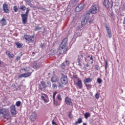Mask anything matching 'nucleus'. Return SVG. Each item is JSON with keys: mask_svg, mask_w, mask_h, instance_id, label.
Returning <instances> with one entry per match:
<instances>
[{"mask_svg": "<svg viewBox=\"0 0 125 125\" xmlns=\"http://www.w3.org/2000/svg\"><path fill=\"white\" fill-rule=\"evenodd\" d=\"M19 78L21 79V78H24V74H22L19 76Z\"/></svg>", "mask_w": 125, "mask_h": 125, "instance_id": "47", "label": "nucleus"}, {"mask_svg": "<svg viewBox=\"0 0 125 125\" xmlns=\"http://www.w3.org/2000/svg\"><path fill=\"white\" fill-rule=\"evenodd\" d=\"M82 123H83V119H82V118H79L77 121L76 122H75V125H78L80 124H82Z\"/></svg>", "mask_w": 125, "mask_h": 125, "instance_id": "26", "label": "nucleus"}, {"mask_svg": "<svg viewBox=\"0 0 125 125\" xmlns=\"http://www.w3.org/2000/svg\"><path fill=\"white\" fill-rule=\"evenodd\" d=\"M24 1H25L26 3H28V5H29L30 7H32V6H33V4L31 3V2L33 1V0H24Z\"/></svg>", "mask_w": 125, "mask_h": 125, "instance_id": "27", "label": "nucleus"}, {"mask_svg": "<svg viewBox=\"0 0 125 125\" xmlns=\"http://www.w3.org/2000/svg\"><path fill=\"white\" fill-rule=\"evenodd\" d=\"M85 61L86 62H87V60H86V58H85Z\"/></svg>", "mask_w": 125, "mask_h": 125, "instance_id": "57", "label": "nucleus"}, {"mask_svg": "<svg viewBox=\"0 0 125 125\" xmlns=\"http://www.w3.org/2000/svg\"><path fill=\"white\" fill-rule=\"evenodd\" d=\"M117 62H119V60H117Z\"/></svg>", "mask_w": 125, "mask_h": 125, "instance_id": "62", "label": "nucleus"}, {"mask_svg": "<svg viewBox=\"0 0 125 125\" xmlns=\"http://www.w3.org/2000/svg\"><path fill=\"white\" fill-rule=\"evenodd\" d=\"M84 117L85 119H88V118H89V117H90V113L86 112L84 114Z\"/></svg>", "mask_w": 125, "mask_h": 125, "instance_id": "29", "label": "nucleus"}, {"mask_svg": "<svg viewBox=\"0 0 125 125\" xmlns=\"http://www.w3.org/2000/svg\"><path fill=\"white\" fill-rule=\"evenodd\" d=\"M92 82V79L90 78H86L84 80V84H87L89 83H91Z\"/></svg>", "mask_w": 125, "mask_h": 125, "instance_id": "22", "label": "nucleus"}, {"mask_svg": "<svg viewBox=\"0 0 125 125\" xmlns=\"http://www.w3.org/2000/svg\"><path fill=\"white\" fill-rule=\"evenodd\" d=\"M107 67H108V61H105V70L107 71Z\"/></svg>", "mask_w": 125, "mask_h": 125, "instance_id": "37", "label": "nucleus"}, {"mask_svg": "<svg viewBox=\"0 0 125 125\" xmlns=\"http://www.w3.org/2000/svg\"><path fill=\"white\" fill-rule=\"evenodd\" d=\"M43 65L42 64V62H34L33 63V68L34 69H39L41 67H42Z\"/></svg>", "mask_w": 125, "mask_h": 125, "instance_id": "14", "label": "nucleus"}, {"mask_svg": "<svg viewBox=\"0 0 125 125\" xmlns=\"http://www.w3.org/2000/svg\"><path fill=\"white\" fill-rule=\"evenodd\" d=\"M3 64H4V62L0 60V67H1Z\"/></svg>", "mask_w": 125, "mask_h": 125, "instance_id": "45", "label": "nucleus"}, {"mask_svg": "<svg viewBox=\"0 0 125 125\" xmlns=\"http://www.w3.org/2000/svg\"><path fill=\"white\" fill-rule=\"evenodd\" d=\"M66 73H61L62 77L61 78V82L62 84L66 85L68 83V77L65 75Z\"/></svg>", "mask_w": 125, "mask_h": 125, "instance_id": "4", "label": "nucleus"}, {"mask_svg": "<svg viewBox=\"0 0 125 125\" xmlns=\"http://www.w3.org/2000/svg\"><path fill=\"white\" fill-rule=\"evenodd\" d=\"M105 27V29H106V33L108 36V38H112V32L110 30V28H109V27H108V25L106 24Z\"/></svg>", "mask_w": 125, "mask_h": 125, "instance_id": "17", "label": "nucleus"}, {"mask_svg": "<svg viewBox=\"0 0 125 125\" xmlns=\"http://www.w3.org/2000/svg\"><path fill=\"white\" fill-rule=\"evenodd\" d=\"M42 95L41 96V99L43 100L45 103H47V102L49 101V100L48 99V96H47L46 94L42 93Z\"/></svg>", "mask_w": 125, "mask_h": 125, "instance_id": "12", "label": "nucleus"}, {"mask_svg": "<svg viewBox=\"0 0 125 125\" xmlns=\"http://www.w3.org/2000/svg\"><path fill=\"white\" fill-rule=\"evenodd\" d=\"M83 8H84V4H79L75 8V11L76 12H80V11H82Z\"/></svg>", "mask_w": 125, "mask_h": 125, "instance_id": "8", "label": "nucleus"}, {"mask_svg": "<svg viewBox=\"0 0 125 125\" xmlns=\"http://www.w3.org/2000/svg\"><path fill=\"white\" fill-rule=\"evenodd\" d=\"M5 53H6V55H7V56H8V57L10 59H12L14 57V54H10V52L8 50L6 51L5 52Z\"/></svg>", "mask_w": 125, "mask_h": 125, "instance_id": "21", "label": "nucleus"}, {"mask_svg": "<svg viewBox=\"0 0 125 125\" xmlns=\"http://www.w3.org/2000/svg\"><path fill=\"white\" fill-rule=\"evenodd\" d=\"M73 79H78V75H76V74H74L73 76Z\"/></svg>", "mask_w": 125, "mask_h": 125, "instance_id": "48", "label": "nucleus"}, {"mask_svg": "<svg viewBox=\"0 0 125 125\" xmlns=\"http://www.w3.org/2000/svg\"><path fill=\"white\" fill-rule=\"evenodd\" d=\"M91 64H93V61L91 62Z\"/></svg>", "mask_w": 125, "mask_h": 125, "instance_id": "58", "label": "nucleus"}, {"mask_svg": "<svg viewBox=\"0 0 125 125\" xmlns=\"http://www.w3.org/2000/svg\"><path fill=\"white\" fill-rule=\"evenodd\" d=\"M88 21L89 24H92V23H93V20L90 19L89 21L87 20Z\"/></svg>", "mask_w": 125, "mask_h": 125, "instance_id": "44", "label": "nucleus"}, {"mask_svg": "<svg viewBox=\"0 0 125 125\" xmlns=\"http://www.w3.org/2000/svg\"><path fill=\"white\" fill-rule=\"evenodd\" d=\"M30 10H31V9H29V7H27L26 8V11H28V12H30Z\"/></svg>", "mask_w": 125, "mask_h": 125, "instance_id": "53", "label": "nucleus"}, {"mask_svg": "<svg viewBox=\"0 0 125 125\" xmlns=\"http://www.w3.org/2000/svg\"><path fill=\"white\" fill-rule=\"evenodd\" d=\"M74 85L76 86V88L82 89L83 88V81L80 78L77 79V82L74 83Z\"/></svg>", "mask_w": 125, "mask_h": 125, "instance_id": "5", "label": "nucleus"}, {"mask_svg": "<svg viewBox=\"0 0 125 125\" xmlns=\"http://www.w3.org/2000/svg\"><path fill=\"white\" fill-rule=\"evenodd\" d=\"M35 37L34 36H31L25 34L22 37L23 40H25L26 43H31V42H34V39Z\"/></svg>", "mask_w": 125, "mask_h": 125, "instance_id": "2", "label": "nucleus"}, {"mask_svg": "<svg viewBox=\"0 0 125 125\" xmlns=\"http://www.w3.org/2000/svg\"><path fill=\"white\" fill-rule=\"evenodd\" d=\"M20 9L22 11H25L26 10V6L24 5H21Z\"/></svg>", "mask_w": 125, "mask_h": 125, "instance_id": "30", "label": "nucleus"}, {"mask_svg": "<svg viewBox=\"0 0 125 125\" xmlns=\"http://www.w3.org/2000/svg\"><path fill=\"white\" fill-rule=\"evenodd\" d=\"M87 90H90L92 88V85L91 84H84Z\"/></svg>", "mask_w": 125, "mask_h": 125, "instance_id": "25", "label": "nucleus"}, {"mask_svg": "<svg viewBox=\"0 0 125 125\" xmlns=\"http://www.w3.org/2000/svg\"><path fill=\"white\" fill-rule=\"evenodd\" d=\"M89 57H90V55H87L86 56V58H89Z\"/></svg>", "mask_w": 125, "mask_h": 125, "instance_id": "56", "label": "nucleus"}, {"mask_svg": "<svg viewBox=\"0 0 125 125\" xmlns=\"http://www.w3.org/2000/svg\"><path fill=\"white\" fill-rule=\"evenodd\" d=\"M28 15H29V12L27 11H26L25 14H21V15L22 24H23V25H26L27 22H28Z\"/></svg>", "mask_w": 125, "mask_h": 125, "instance_id": "3", "label": "nucleus"}, {"mask_svg": "<svg viewBox=\"0 0 125 125\" xmlns=\"http://www.w3.org/2000/svg\"><path fill=\"white\" fill-rule=\"evenodd\" d=\"M32 75L31 72H27L25 73H23L24 78H28V77H30Z\"/></svg>", "mask_w": 125, "mask_h": 125, "instance_id": "28", "label": "nucleus"}, {"mask_svg": "<svg viewBox=\"0 0 125 125\" xmlns=\"http://www.w3.org/2000/svg\"><path fill=\"white\" fill-rule=\"evenodd\" d=\"M123 24H124V25H125V21H124L123 22Z\"/></svg>", "mask_w": 125, "mask_h": 125, "instance_id": "61", "label": "nucleus"}, {"mask_svg": "<svg viewBox=\"0 0 125 125\" xmlns=\"http://www.w3.org/2000/svg\"><path fill=\"white\" fill-rule=\"evenodd\" d=\"M35 31H39L40 30H42V27L40 26H37L35 28Z\"/></svg>", "mask_w": 125, "mask_h": 125, "instance_id": "40", "label": "nucleus"}, {"mask_svg": "<svg viewBox=\"0 0 125 125\" xmlns=\"http://www.w3.org/2000/svg\"><path fill=\"white\" fill-rule=\"evenodd\" d=\"M21 105V102L20 101H19L17 102H16V106L17 107H20Z\"/></svg>", "mask_w": 125, "mask_h": 125, "instance_id": "33", "label": "nucleus"}, {"mask_svg": "<svg viewBox=\"0 0 125 125\" xmlns=\"http://www.w3.org/2000/svg\"><path fill=\"white\" fill-rule=\"evenodd\" d=\"M86 67H89V64H88V63L84 65V66L83 67V70H86Z\"/></svg>", "mask_w": 125, "mask_h": 125, "instance_id": "41", "label": "nucleus"}, {"mask_svg": "<svg viewBox=\"0 0 125 125\" xmlns=\"http://www.w3.org/2000/svg\"><path fill=\"white\" fill-rule=\"evenodd\" d=\"M23 70L24 71H25L26 72H27V70H26V69L24 68Z\"/></svg>", "mask_w": 125, "mask_h": 125, "instance_id": "59", "label": "nucleus"}, {"mask_svg": "<svg viewBox=\"0 0 125 125\" xmlns=\"http://www.w3.org/2000/svg\"><path fill=\"white\" fill-rule=\"evenodd\" d=\"M95 68L96 70H98V68H99V66H98V65H96L95 66Z\"/></svg>", "mask_w": 125, "mask_h": 125, "instance_id": "50", "label": "nucleus"}, {"mask_svg": "<svg viewBox=\"0 0 125 125\" xmlns=\"http://www.w3.org/2000/svg\"><path fill=\"white\" fill-rule=\"evenodd\" d=\"M20 59H21V57H19V56H18L16 58L15 62H18V61H19V60H20Z\"/></svg>", "mask_w": 125, "mask_h": 125, "instance_id": "42", "label": "nucleus"}, {"mask_svg": "<svg viewBox=\"0 0 125 125\" xmlns=\"http://www.w3.org/2000/svg\"><path fill=\"white\" fill-rule=\"evenodd\" d=\"M61 68L62 69L61 70V74H66V70L65 68H66V65L64 62L62 63L60 65Z\"/></svg>", "mask_w": 125, "mask_h": 125, "instance_id": "16", "label": "nucleus"}, {"mask_svg": "<svg viewBox=\"0 0 125 125\" xmlns=\"http://www.w3.org/2000/svg\"><path fill=\"white\" fill-rule=\"evenodd\" d=\"M57 99H58V100H59V101H62V97L61 95H60V94L57 95Z\"/></svg>", "mask_w": 125, "mask_h": 125, "instance_id": "31", "label": "nucleus"}, {"mask_svg": "<svg viewBox=\"0 0 125 125\" xmlns=\"http://www.w3.org/2000/svg\"><path fill=\"white\" fill-rule=\"evenodd\" d=\"M65 63H66V65H69V64H70V62L68 61H66Z\"/></svg>", "mask_w": 125, "mask_h": 125, "instance_id": "51", "label": "nucleus"}, {"mask_svg": "<svg viewBox=\"0 0 125 125\" xmlns=\"http://www.w3.org/2000/svg\"><path fill=\"white\" fill-rule=\"evenodd\" d=\"M3 10L5 13H9V8H8V4L4 3L2 5Z\"/></svg>", "mask_w": 125, "mask_h": 125, "instance_id": "13", "label": "nucleus"}, {"mask_svg": "<svg viewBox=\"0 0 125 125\" xmlns=\"http://www.w3.org/2000/svg\"><path fill=\"white\" fill-rule=\"evenodd\" d=\"M100 94L97 92L95 95V97L96 98V99H98L99 98V96Z\"/></svg>", "mask_w": 125, "mask_h": 125, "instance_id": "39", "label": "nucleus"}, {"mask_svg": "<svg viewBox=\"0 0 125 125\" xmlns=\"http://www.w3.org/2000/svg\"><path fill=\"white\" fill-rule=\"evenodd\" d=\"M0 24H1L2 26H6V25H7L6 20H5L4 18H3L1 20H0Z\"/></svg>", "mask_w": 125, "mask_h": 125, "instance_id": "20", "label": "nucleus"}, {"mask_svg": "<svg viewBox=\"0 0 125 125\" xmlns=\"http://www.w3.org/2000/svg\"><path fill=\"white\" fill-rule=\"evenodd\" d=\"M13 9H14L15 12H17V11H18V7H17V6H16V5L14 6Z\"/></svg>", "mask_w": 125, "mask_h": 125, "instance_id": "35", "label": "nucleus"}, {"mask_svg": "<svg viewBox=\"0 0 125 125\" xmlns=\"http://www.w3.org/2000/svg\"><path fill=\"white\" fill-rule=\"evenodd\" d=\"M83 125H86V124L85 123H83Z\"/></svg>", "mask_w": 125, "mask_h": 125, "instance_id": "60", "label": "nucleus"}, {"mask_svg": "<svg viewBox=\"0 0 125 125\" xmlns=\"http://www.w3.org/2000/svg\"><path fill=\"white\" fill-rule=\"evenodd\" d=\"M16 44L18 47H19V48H21V47L23 46V44L20 43L19 42H17Z\"/></svg>", "mask_w": 125, "mask_h": 125, "instance_id": "32", "label": "nucleus"}, {"mask_svg": "<svg viewBox=\"0 0 125 125\" xmlns=\"http://www.w3.org/2000/svg\"><path fill=\"white\" fill-rule=\"evenodd\" d=\"M65 103L66 105H72V100H71V98L66 97L65 98Z\"/></svg>", "mask_w": 125, "mask_h": 125, "instance_id": "18", "label": "nucleus"}, {"mask_svg": "<svg viewBox=\"0 0 125 125\" xmlns=\"http://www.w3.org/2000/svg\"><path fill=\"white\" fill-rule=\"evenodd\" d=\"M87 22H88V21H87V19H84L81 22L82 27H84V26L86 25V23H87Z\"/></svg>", "mask_w": 125, "mask_h": 125, "instance_id": "24", "label": "nucleus"}, {"mask_svg": "<svg viewBox=\"0 0 125 125\" xmlns=\"http://www.w3.org/2000/svg\"><path fill=\"white\" fill-rule=\"evenodd\" d=\"M10 110L11 114L13 116H16V114H17V112L16 111V107H15V105H11L10 106Z\"/></svg>", "mask_w": 125, "mask_h": 125, "instance_id": "11", "label": "nucleus"}, {"mask_svg": "<svg viewBox=\"0 0 125 125\" xmlns=\"http://www.w3.org/2000/svg\"><path fill=\"white\" fill-rule=\"evenodd\" d=\"M79 0H74V2H78Z\"/></svg>", "mask_w": 125, "mask_h": 125, "instance_id": "55", "label": "nucleus"}, {"mask_svg": "<svg viewBox=\"0 0 125 125\" xmlns=\"http://www.w3.org/2000/svg\"><path fill=\"white\" fill-rule=\"evenodd\" d=\"M40 47H41V48H43V47H44V44H41L40 45Z\"/></svg>", "mask_w": 125, "mask_h": 125, "instance_id": "49", "label": "nucleus"}, {"mask_svg": "<svg viewBox=\"0 0 125 125\" xmlns=\"http://www.w3.org/2000/svg\"><path fill=\"white\" fill-rule=\"evenodd\" d=\"M98 11V5H93L91 6L90 9V13L92 14H96Z\"/></svg>", "mask_w": 125, "mask_h": 125, "instance_id": "6", "label": "nucleus"}, {"mask_svg": "<svg viewBox=\"0 0 125 125\" xmlns=\"http://www.w3.org/2000/svg\"><path fill=\"white\" fill-rule=\"evenodd\" d=\"M52 125H58L56 124V122L54 121V120H52Z\"/></svg>", "mask_w": 125, "mask_h": 125, "instance_id": "46", "label": "nucleus"}, {"mask_svg": "<svg viewBox=\"0 0 125 125\" xmlns=\"http://www.w3.org/2000/svg\"><path fill=\"white\" fill-rule=\"evenodd\" d=\"M103 4L106 8H108L109 6H110V1L109 0H104Z\"/></svg>", "mask_w": 125, "mask_h": 125, "instance_id": "19", "label": "nucleus"}, {"mask_svg": "<svg viewBox=\"0 0 125 125\" xmlns=\"http://www.w3.org/2000/svg\"><path fill=\"white\" fill-rule=\"evenodd\" d=\"M58 83V87H59V88H62V87H63V85H62V84H61V83Z\"/></svg>", "mask_w": 125, "mask_h": 125, "instance_id": "43", "label": "nucleus"}, {"mask_svg": "<svg viewBox=\"0 0 125 125\" xmlns=\"http://www.w3.org/2000/svg\"><path fill=\"white\" fill-rule=\"evenodd\" d=\"M68 117H69V118H71V117H72V113H71V112H69L68 114Z\"/></svg>", "mask_w": 125, "mask_h": 125, "instance_id": "52", "label": "nucleus"}, {"mask_svg": "<svg viewBox=\"0 0 125 125\" xmlns=\"http://www.w3.org/2000/svg\"><path fill=\"white\" fill-rule=\"evenodd\" d=\"M90 60H92V61H93V58L92 57V56H91L90 57Z\"/></svg>", "mask_w": 125, "mask_h": 125, "instance_id": "54", "label": "nucleus"}, {"mask_svg": "<svg viewBox=\"0 0 125 125\" xmlns=\"http://www.w3.org/2000/svg\"><path fill=\"white\" fill-rule=\"evenodd\" d=\"M30 120L31 122H35V120H37V113L36 112H33L30 115Z\"/></svg>", "mask_w": 125, "mask_h": 125, "instance_id": "15", "label": "nucleus"}, {"mask_svg": "<svg viewBox=\"0 0 125 125\" xmlns=\"http://www.w3.org/2000/svg\"><path fill=\"white\" fill-rule=\"evenodd\" d=\"M51 81L52 83H56V82H58V78L55 76H53L51 79Z\"/></svg>", "mask_w": 125, "mask_h": 125, "instance_id": "23", "label": "nucleus"}, {"mask_svg": "<svg viewBox=\"0 0 125 125\" xmlns=\"http://www.w3.org/2000/svg\"><path fill=\"white\" fill-rule=\"evenodd\" d=\"M83 55H78V59H77V62H78V65L80 67H82V63H83Z\"/></svg>", "mask_w": 125, "mask_h": 125, "instance_id": "9", "label": "nucleus"}, {"mask_svg": "<svg viewBox=\"0 0 125 125\" xmlns=\"http://www.w3.org/2000/svg\"><path fill=\"white\" fill-rule=\"evenodd\" d=\"M39 89L41 90H44L47 87L46 84L45 83L42 81L41 82V83L39 85Z\"/></svg>", "mask_w": 125, "mask_h": 125, "instance_id": "10", "label": "nucleus"}, {"mask_svg": "<svg viewBox=\"0 0 125 125\" xmlns=\"http://www.w3.org/2000/svg\"><path fill=\"white\" fill-rule=\"evenodd\" d=\"M52 88L53 89H56L57 88V84H56V83L53 84Z\"/></svg>", "mask_w": 125, "mask_h": 125, "instance_id": "38", "label": "nucleus"}, {"mask_svg": "<svg viewBox=\"0 0 125 125\" xmlns=\"http://www.w3.org/2000/svg\"><path fill=\"white\" fill-rule=\"evenodd\" d=\"M68 51V38H64L59 47V52L60 54H65Z\"/></svg>", "mask_w": 125, "mask_h": 125, "instance_id": "1", "label": "nucleus"}, {"mask_svg": "<svg viewBox=\"0 0 125 125\" xmlns=\"http://www.w3.org/2000/svg\"><path fill=\"white\" fill-rule=\"evenodd\" d=\"M97 82L98 83H102V80L100 78H98L97 80Z\"/></svg>", "mask_w": 125, "mask_h": 125, "instance_id": "36", "label": "nucleus"}, {"mask_svg": "<svg viewBox=\"0 0 125 125\" xmlns=\"http://www.w3.org/2000/svg\"><path fill=\"white\" fill-rule=\"evenodd\" d=\"M57 94V91H55L53 93V104L55 105V106H59L61 104V103L58 102V101H55V96H56Z\"/></svg>", "mask_w": 125, "mask_h": 125, "instance_id": "7", "label": "nucleus"}, {"mask_svg": "<svg viewBox=\"0 0 125 125\" xmlns=\"http://www.w3.org/2000/svg\"><path fill=\"white\" fill-rule=\"evenodd\" d=\"M0 112L1 114H5V113H6V109L5 108H2L1 109Z\"/></svg>", "mask_w": 125, "mask_h": 125, "instance_id": "34", "label": "nucleus"}]
</instances>
